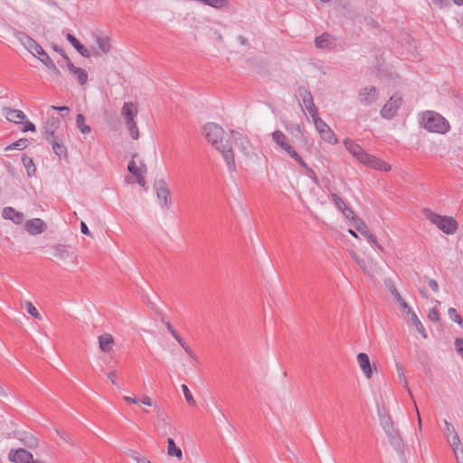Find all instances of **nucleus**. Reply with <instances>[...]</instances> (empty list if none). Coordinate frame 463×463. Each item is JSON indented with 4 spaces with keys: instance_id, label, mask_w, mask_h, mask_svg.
Masks as SVG:
<instances>
[{
    "instance_id": "6",
    "label": "nucleus",
    "mask_w": 463,
    "mask_h": 463,
    "mask_svg": "<svg viewBox=\"0 0 463 463\" xmlns=\"http://www.w3.org/2000/svg\"><path fill=\"white\" fill-rule=\"evenodd\" d=\"M155 189L158 203L162 208L169 209L172 205L170 199V190L166 186L164 179H158L155 182Z\"/></svg>"
},
{
    "instance_id": "56",
    "label": "nucleus",
    "mask_w": 463,
    "mask_h": 463,
    "mask_svg": "<svg viewBox=\"0 0 463 463\" xmlns=\"http://www.w3.org/2000/svg\"><path fill=\"white\" fill-rule=\"evenodd\" d=\"M428 282H429V285H430V288L434 292H438L439 291V285H438V282L435 279H430Z\"/></svg>"
},
{
    "instance_id": "19",
    "label": "nucleus",
    "mask_w": 463,
    "mask_h": 463,
    "mask_svg": "<svg viewBox=\"0 0 463 463\" xmlns=\"http://www.w3.org/2000/svg\"><path fill=\"white\" fill-rule=\"evenodd\" d=\"M444 433L446 435L447 441L449 443L452 449H457L460 445V439L452 424L447 420H444Z\"/></svg>"
},
{
    "instance_id": "17",
    "label": "nucleus",
    "mask_w": 463,
    "mask_h": 463,
    "mask_svg": "<svg viewBox=\"0 0 463 463\" xmlns=\"http://www.w3.org/2000/svg\"><path fill=\"white\" fill-rule=\"evenodd\" d=\"M61 122L59 118L52 117L47 119V121L43 125V137L47 140H52L54 138L59 137L56 135L58 128H60Z\"/></svg>"
},
{
    "instance_id": "5",
    "label": "nucleus",
    "mask_w": 463,
    "mask_h": 463,
    "mask_svg": "<svg viewBox=\"0 0 463 463\" xmlns=\"http://www.w3.org/2000/svg\"><path fill=\"white\" fill-rule=\"evenodd\" d=\"M50 250H52V257L61 260L71 259L73 263H77L78 256L72 250L71 247L68 244L57 243L51 245Z\"/></svg>"
},
{
    "instance_id": "63",
    "label": "nucleus",
    "mask_w": 463,
    "mask_h": 463,
    "mask_svg": "<svg viewBox=\"0 0 463 463\" xmlns=\"http://www.w3.org/2000/svg\"><path fill=\"white\" fill-rule=\"evenodd\" d=\"M292 128L297 131L301 137L304 136V132H303V129L302 128L300 127V125L298 124H296L294 126H292Z\"/></svg>"
},
{
    "instance_id": "31",
    "label": "nucleus",
    "mask_w": 463,
    "mask_h": 463,
    "mask_svg": "<svg viewBox=\"0 0 463 463\" xmlns=\"http://www.w3.org/2000/svg\"><path fill=\"white\" fill-rule=\"evenodd\" d=\"M344 145L347 151L352 154V156L355 157L357 161H359V159L362 158V155L365 153L360 145L356 144L351 139H345L344 141Z\"/></svg>"
},
{
    "instance_id": "54",
    "label": "nucleus",
    "mask_w": 463,
    "mask_h": 463,
    "mask_svg": "<svg viewBox=\"0 0 463 463\" xmlns=\"http://www.w3.org/2000/svg\"><path fill=\"white\" fill-rule=\"evenodd\" d=\"M35 130V126L33 123L30 122V121H26L24 123V127L23 128V131L24 132H26V131H34Z\"/></svg>"
},
{
    "instance_id": "15",
    "label": "nucleus",
    "mask_w": 463,
    "mask_h": 463,
    "mask_svg": "<svg viewBox=\"0 0 463 463\" xmlns=\"http://www.w3.org/2000/svg\"><path fill=\"white\" fill-rule=\"evenodd\" d=\"M353 226L370 243L374 244L377 247V249H379L381 251H383V248L382 247V245L378 243L376 238L371 233L368 226L364 221H362L360 218L355 219V222L353 223Z\"/></svg>"
},
{
    "instance_id": "62",
    "label": "nucleus",
    "mask_w": 463,
    "mask_h": 463,
    "mask_svg": "<svg viewBox=\"0 0 463 463\" xmlns=\"http://www.w3.org/2000/svg\"><path fill=\"white\" fill-rule=\"evenodd\" d=\"M237 40H238V42H239L241 45H245V46H246V45H248V44H249L248 40H247L244 36H242V35H239V36L237 37Z\"/></svg>"
},
{
    "instance_id": "44",
    "label": "nucleus",
    "mask_w": 463,
    "mask_h": 463,
    "mask_svg": "<svg viewBox=\"0 0 463 463\" xmlns=\"http://www.w3.org/2000/svg\"><path fill=\"white\" fill-rule=\"evenodd\" d=\"M24 307L29 315H31L33 317L36 319H42V316L37 310V308L33 305L32 302L26 301L24 303Z\"/></svg>"
},
{
    "instance_id": "55",
    "label": "nucleus",
    "mask_w": 463,
    "mask_h": 463,
    "mask_svg": "<svg viewBox=\"0 0 463 463\" xmlns=\"http://www.w3.org/2000/svg\"><path fill=\"white\" fill-rule=\"evenodd\" d=\"M116 375H117V372L115 370L109 372L108 373V379L111 382L112 384L114 385H118L117 383V381H116Z\"/></svg>"
},
{
    "instance_id": "27",
    "label": "nucleus",
    "mask_w": 463,
    "mask_h": 463,
    "mask_svg": "<svg viewBox=\"0 0 463 463\" xmlns=\"http://www.w3.org/2000/svg\"><path fill=\"white\" fill-rule=\"evenodd\" d=\"M3 217L6 220L12 221L15 224H21L24 220V215L22 212L16 211L11 206L5 207L3 210Z\"/></svg>"
},
{
    "instance_id": "7",
    "label": "nucleus",
    "mask_w": 463,
    "mask_h": 463,
    "mask_svg": "<svg viewBox=\"0 0 463 463\" xmlns=\"http://www.w3.org/2000/svg\"><path fill=\"white\" fill-rule=\"evenodd\" d=\"M402 104V98L398 94L392 95L381 109V116L383 118L392 119L396 116Z\"/></svg>"
},
{
    "instance_id": "11",
    "label": "nucleus",
    "mask_w": 463,
    "mask_h": 463,
    "mask_svg": "<svg viewBox=\"0 0 463 463\" xmlns=\"http://www.w3.org/2000/svg\"><path fill=\"white\" fill-rule=\"evenodd\" d=\"M359 162L371 168L384 172H388L392 168L388 163L375 157L373 155L367 154L366 152L362 155V158L359 159Z\"/></svg>"
},
{
    "instance_id": "18",
    "label": "nucleus",
    "mask_w": 463,
    "mask_h": 463,
    "mask_svg": "<svg viewBox=\"0 0 463 463\" xmlns=\"http://www.w3.org/2000/svg\"><path fill=\"white\" fill-rule=\"evenodd\" d=\"M24 229L30 235H38L45 232L47 225L42 219L34 218L25 222Z\"/></svg>"
},
{
    "instance_id": "61",
    "label": "nucleus",
    "mask_w": 463,
    "mask_h": 463,
    "mask_svg": "<svg viewBox=\"0 0 463 463\" xmlns=\"http://www.w3.org/2000/svg\"><path fill=\"white\" fill-rule=\"evenodd\" d=\"M140 402L146 406L152 405V400L148 396H144Z\"/></svg>"
},
{
    "instance_id": "20",
    "label": "nucleus",
    "mask_w": 463,
    "mask_h": 463,
    "mask_svg": "<svg viewBox=\"0 0 463 463\" xmlns=\"http://www.w3.org/2000/svg\"><path fill=\"white\" fill-rule=\"evenodd\" d=\"M96 46L93 47V53L96 56H101L108 53L110 51L111 44L110 40L107 36H96L95 37Z\"/></svg>"
},
{
    "instance_id": "52",
    "label": "nucleus",
    "mask_w": 463,
    "mask_h": 463,
    "mask_svg": "<svg viewBox=\"0 0 463 463\" xmlns=\"http://www.w3.org/2000/svg\"><path fill=\"white\" fill-rule=\"evenodd\" d=\"M430 320L433 322H438L439 320V315L436 308H432L428 315Z\"/></svg>"
},
{
    "instance_id": "32",
    "label": "nucleus",
    "mask_w": 463,
    "mask_h": 463,
    "mask_svg": "<svg viewBox=\"0 0 463 463\" xmlns=\"http://www.w3.org/2000/svg\"><path fill=\"white\" fill-rule=\"evenodd\" d=\"M335 37L330 33H324L320 36L316 37L315 43L317 48L329 49L332 48Z\"/></svg>"
},
{
    "instance_id": "28",
    "label": "nucleus",
    "mask_w": 463,
    "mask_h": 463,
    "mask_svg": "<svg viewBox=\"0 0 463 463\" xmlns=\"http://www.w3.org/2000/svg\"><path fill=\"white\" fill-rule=\"evenodd\" d=\"M377 415L379 418L380 425L383 428V430H385L395 425L390 413L388 412L384 406H377Z\"/></svg>"
},
{
    "instance_id": "45",
    "label": "nucleus",
    "mask_w": 463,
    "mask_h": 463,
    "mask_svg": "<svg viewBox=\"0 0 463 463\" xmlns=\"http://www.w3.org/2000/svg\"><path fill=\"white\" fill-rule=\"evenodd\" d=\"M181 388H182V391L184 392V398H185V401L187 402V403L192 406L195 405V403H196L195 400H194L192 392H190L188 386L186 384H182Z\"/></svg>"
},
{
    "instance_id": "21",
    "label": "nucleus",
    "mask_w": 463,
    "mask_h": 463,
    "mask_svg": "<svg viewBox=\"0 0 463 463\" xmlns=\"http://www.w3.org/2000/svg\"><path fill=\"white\" fill-rule=\"evenodd\" d=\"M386 285H387L391 294L394 298L395 301L400 306L402 311L405 314H410V312H411V308L407 304V302L402 298V297L399 293L398 289L394 286L393 282L389 279L388 281H386Z\"/></svg>"
},
{
    "instance_id": "39",
    "label": "nucleus",
    "mask_w": 463,
    "mask_h": 463,
    "mask_svg": "<svg viewBox=\"0 0 463 463\" xmlns=\"http://www.w3.org/2000/svg\"><path fill=\"white\" fill-rule=\"evenodd\" d=\"M76 125L82 134H89L91 130L90 126L85 125V117L82 114L77 115Z\"/></svg>"
},
{
    "instance_id": "37",
    "label": "nucleus",
    "mask_w": 463,
    "mask_h": 463,
    "mask_svg": "<svg viewBox=\"0 0 463 463\" xmlns=\"http://www.w3.org/2000/svg\"><path fill=\"white\" fill-rule=\"evenodd\" d=\"M411 317V323L415 326L416 330L423 336V338H427V334L425 332L424 326L421 324L420 320L418 318L417 315L411 310L410 314H407Z\"/></svg>"
},
{
    "instance_id": "41",
    "label": "nucleus",
    "mask_w": 463,
    "mask_h": 463,
    "mask_svg": "<svg viewBox=\"0 0 463 463\" xmlns=\"http://www.w3.org/2000/svg\"><path fill=\"white\" fill-rule=\"evenodd\" d=\"M125 125L128 129V133H129V136L131 137V138L135 139V140L138 139L139 138V130H138L137 124L136 120L127 122V123H125Z\"/></svg>"
},
{
    "instance_id": "64",
    "label": "nucleus",
    "mask_w": 463,
    "mask_h": 463,
    "mask_svg": "<svg viewBox=\"0 0 463 463\" xmlns=\"http://www.w3.org/2000/svg\"><path fill=\"white\" fill-rule=\"evenodd\" d=\"M137 463H152L148 458H146V457H143L141 458H137Z\"/></svg>"
},
{
    "instance_id": "29",
    "label": "nucleus",
    "mask_w": 463,
    "mask_h": 463,
    "mask_svg": "<svg viewBox=\"0 0 463 463\" xmlns=\"http://www.w3.org/2000/svg\"><path fill=\"white\" fill-rule=\"evenodd\" d=\"M357 363H358L360 368L362 369L364 376L367 379H370L372 377L373 372H372L369 356L364 353H360L357 355Z\"/></svg>"
},
{
    "instance_id": "3",
    "label": "nucleus",
    "mask_w": 463,
    "mask_h": 463,
    "mask_svg": "<svg viewBox=\"0 0 463 463\" xmlns=\"http://www.w3.org/2000/svg\"><path fill=\"white\" fill-rule=\"evenodd\" d=\"M425 217L447 234H453L457 231L458 224L452 217L441 216L430 210H425Z\"/></svg>"
},
{
    "instance_id": "4",
    "label": "nucleus",
    "mask_w": 463,
    "mask_h": 463,
    "mask_svg": "<svg viewBox=\"0 0 463 463\" xmlns=\"http://www.w3.org/2000/svg\"><path fill=\"white\" fill-rule=\"evenodd\" d=\"M271 137L277 147L287 153L294 160L300 156L289 144L288 137L281 130H275L271 134Z\"/></svg>"
},
{
    "instance_id": "49",
    "label": "nucleus",
    "mask_w": 463,
    "mask_h": 463,
    "mask_svg": "<svg viewBox=\"0 0 463 463\" xmlns=\"http://www.w3.org/2000/svg\"><path fill=\"white\" fill-rule=\"evenodd\" d=\"M128 170L130 174H132L134 176L139 175L141 173V169H139L135 161L132 159L128 165Z\"/></svg>"
},
{
    "instance_id": "23",
    "label": "nucleus",
    "mask_w": 463,
    "mask_h": 463,
    "mask_svg": "<svg viewBox=\"0 0 463 463\" xmlns=\"http://www.w3.org/2000/svg\"><path fill=\"white\" fill-rule=\"evenodd\" d=\"M165 326L169 333L174 336V338L178 342V344L183 347L185 353L193 359L196 360V355L194 351L187 345L184 340L180 336L176 330L173 327V326L169 322H165Z\"/></svg>"
},
{
    "instance_id": "1",
    "label": "nucleus",
    "mask_w": 463,
    "mask_h": 463,
    "mask_svg": "<svg viewBox=\"0 0 463 463\" xmlns=\"http://www.w3.org/2000/svg\"><path fill=\"white\" fill-rule=\"evenodd\" d=\"M203 133L211 143L222 156L230 171H235L236 165L232 144L224 138V130L215 123H208L203 128Z\"/></svg>"
},
{
    "instance_id": "58",
    "label": "nucleus",
    "mask_w": 463,
    "mask_h": 463,
    "mask_svg": "<svg viewBox=\"0 0 463 463\" xmlns=\"http://www.w3.org/2000/svg\"><path fill=\"white\" fill-rule=\"evenodd\" d=\"M136 177V181L137 183L140 185V186H145L146 185V181H145V178L144 176L141 175V173L135 176Z\"/></svg>"
},
{
    "instance_id": "59",
    "label": "nucleus",
    "mask_w": 463,
    "mask_h": 463,
    "mask_svg": "<svg viewBox=\"0 0 463 463\" xmlns=\"http://www.w3.org/2000/svg\"><path fill=\"white\" fill-rule=\"evenodd\" d=\"M80 231L85 235H90V230H89L87 224L83 222H81V223H80Z\"/></svg>"
},
{
    "instance_id": "2",
    "label": "nucleus",
    "mask_w": 463,
    "mask_h": 463,
    "mask_svg": "<svg viewBox=\"0 0 463 463\" xmlns=\"http://www.w3.org/2000/svg\"><path fill=\"white\" fill-rule=\"evenodd\" d=\"M420 125L429 132L439 134H445L450 129L449 123L445 118L437 112L430 110L422 114Z\"/></svg>"
},
{
    "instance_id": "34",
    "label": "nucleus",
    "mask_w": 463,
    "mask_h": 463,
    "mask_svg": "<svg viewBox=\"0 0 463 463\" xmlns=\"http://www.w3.org/2000/svg\"><path fill=\"white\" fill-rule=\"evenodd\" d=\"M52 147L53 152L60 157H67V148L61 141L60 137L48 141Z\"/></svg>"
},
{
    "instance_id": "40",
    "label": "nucleus",
    "mask_w": 463,
    "mask_h": 463,
    "mask_svg": "<svg viewBox=\"0 0 463 463\" xmlns=\"http://www.w3.org/2000/svg\"><path fill=\"white\" fill-rule=\"evenodd\" d=\"M22 162H23L24 166L26 168V171H27V174L29 176H31L33 174H34L35 166H34L33 159L30 156H28L26 155H23Z\"/></svg>"
},
{
    "instance_id": "9",
    "label": "nucleus",
    "mask_w": 463,
    "mask_h": 463,
    "mask_svg": "<svg viewBox=\"0 0 463 463\" xmlns=\"http://www.w3.org/2000/svg\"><path fill=\"white\" fill-rule=\"evenodd\" d=\"M383 431L386 434L389 444L392 447V449H395L396 451H402L404 442L396 424L383 430Z\"/></svg>"
},
{
    "instance_id": "36",
    "label": "nucleus",
    "mask_w": 463,
    "mask_h": 463,
    "mask_svg": "<svg viewBox=\"0 0 463 463\" xmlns=\"http://www.w3.org/2000/svg\"><path fill=\"white\" fill-rule=\"evenodd\" d=\"M295 161L298 163L299 165L306 170L307 176L310 178L315 184H318L319 181L316 172L307 165L303 158L299 156Z\"/></svg>"
},
{
    "instance_id": "16",
    "label": "nucleus",
    "mask_w": 463,
    "mask_h": 463,
    "mask_svg": "<svg viewBox=\"0 0 463 463\" xmlns=\"http://www.w3.org/2000/svg\"><path fill=\"white\" fill-rule=\"evenodd\" d=\"M378 99V91L374 86L362 89L358 93V100L364 106H370Z\"/></svg>"
},
{
    "instance_id": "33",
    "label": "nucleus",
    "mask_w": 463,
    "mask_h": 463,
    "mask_svg": "<svg viewBox=\"0 0 463 463\" xmlns=\"http://www.w3.org/2000/svg\"><path fill=\"white\" fill-rule=\"evenodd\" d=\"M66 38L83 57L89 58L90 56V52L74 35L68 33Z\"/></svg>"
},
{
    "instance_id": "47",
    "label": "nucleus",
    "mask_w": 463,
    "mask_h": 463,
    "mask_svg": "<svg viewBox=\"0 0 463 463\" xmlns=\"http://www.w3.org/2000/svg\"><path fill=\"white\" fill-rule=\"evenodd\" d=\"M448 315L452 321L456 322L458 325L462 324V318L454 307L449 308Z\"/></svg>"
},
{
    "instance_id": "48",
    "label": "nucleus",
    "mask_w": 463,
    "mask_h": 463,
    "mask_svg": "<svg viewBox=\"0 0 463 463\" xmlns=\"http://www.w3.org/2000/svg\"><path fill=\"white\" fill-rule=\"evenodd\" d=\"M345 218L349 219L352 222V224L355 222V219H359L358 216L354 213V212L346 206L342 212H341Z\"/></svg>"
},
{
    "instance_id": "60",
    "label": "nucleus",
    "mask_w": 463,
    "mask_h": 463,
    "mask_svg": "<svg viewBox=\"0 0 463 463\" xmlns=\"http://www.w3.org/2000/svg\"><path fill=\"white\" fill-rule=\"evenodd\" d=\"M124 400L128 402V403H132V404H137L139 402V401L136 398H133V397H129V396H124Z\"/></svg>"
},
{
    "instance_id": "13",
    "label": "nucleus",
    "mask_w": 463,
    "mask_h": 463,
    "mask_svg": "<svg viewBox=\"0 0 463 463\" xmlns=\"http://www.w3.org/2000/svg\"><path fill=\"white\" fill-rule=\"evenodd\" d=\"M231 134L234 138V142L239 149L246 156H250L253 154V146L249 138L242 134L232 130Z\"/></svg>"
},
{
    "instance_id": "53",
    "label": "nucleus",
    "mask_w": 463,
    "mask_h": 463,
    "mask_svg": "<svg viewBox=\"0 0 463 463\" xmlns=\"http://www.w3.org/2000/svg\"><path fill=\"white\" fill-rule=\"evenodd\" d=\"M46 67L49 70H51L52 71H53L56 75H60L61 74L60 70L57 68V66L55 65L53 61H49V63H47Z\"/></svg>"
},
{
    "instance_id": "30",
    "label": "nucleus",
    "mask_w": 463,
    "mask_h": 463,
    "mask_svg": "<svg viewBox=\"0 0 463 463\" xmlns=\"http://www.w3.org/2000/svg\"><path fill=\"white\" fill-rule=\"evenodd\" d=\"M98 340L99 347L103 353H109L115 345L113 336L109 333L99 335Z\"/></svg>"
},
{
    "instance_id": "42",
    "label": "nucleus",
    "mask_w": 463,
    "mask_h": 463,
    "mask_svg": "<svg viewBox=\"0 0 463 463\" xmlns=\"http://www.w3.org/2000/svg\"><path fill=\"white\" fill-rule=\"evenodd\" d=\"M358 266L364 271V274L372 277L373 273L376 272V269L373 267L370 263H368L365 260L362 259L361 261H358Z\"/></svg>"
},
{
    "instance_id": "10",
    "label": "nucleus",
    "mask_w": 463,
    "mask_h": 463,
    "mask_svg": "<svg viewBox=\"0 0 463 463\" xmlns=\"http://www.w3.org/2000/svg\"><path fill=\"white\" fill-rule=\"evenodd\" d=\"M359 162L371 168L384 172H388L392 168L388 163L375 157L373 155L367 154L366 152L362 155V158L359 159Z\"/></svg>"
},
{
    "instance_id": "12",
    "label": "nucleus",
    "mask_w": 463,
    "mask_h": 463,
    "mask_svg": "<svg viewBox=\"0 0 463 463\" xmlns=\"http://www.w3.org/2000/svg\"><path fill=\"white\" fill-rule=\"evenodd\" d=\"M298 92L312 118H318L317 109L314 103L311 92L305 87H299Z\"/></svg>"
},
{
    "instance_id": "46",
    "label": "nucleus",
    "mask_w": 463,
    "mask_h": 463,
    "mask_svg": "<svg viewBox=\"0 0 463 463\" xmlns=\"http://www.w3.org/2000/svg\"><path fill=\"white\" fill-rule=\"evenodd\" d=\"M331 200L341 212L347 206L345 201L336 194H331Z\"/></svg>"
},
{
    "instance_id": "25",
    "label": "nucleus",
    "mask_w": 463,
    "mask_h": 463,
    "mask_svg": "<svg viewBox=\"0 0 463 463\" xmlns=\"http://www.w3.org/2000/svg\"><path fill=\"white\" fill-rule=\"evenodd\" d=\"M15 37L32 54L34 53L35 49L40 45L24 32H17Z\"/></svg>"
},
{
    "instance_id": "8",
    "label": "nucleus",
    "mask_w": 463,
    "mask_h": 463,
    "mask_svg": "<svg viewBox=\"0 0 463 463\" xmlns=\"http://www.w3.org/2000/svg\"><path fill=\"white\" fill-rule=\"evenodd\" d=\"M316 129L319 133L322 139L329 144H336L338 142L335 134L330 127L319 117L313 119Z\"/></svg>"
},
{
    "instance_id": "51",
    "label": "nucleus",
    "mask_w": 463,
    "mask_h": 463,
    "mask_svg": "<svg viewBox=\"0 0 463 463\" xmlns=\"http://www.w3.org/2000/svg\"><path fill=\"white\" fill-rule=\"evenodd\" d=\"M458 463H463V448L460 445L455 449H452Z\"/></svg>"
},
{
    "instance_id": "22",
    "label": "nucleus",
    "mask_w": 463,
    "mask_h": 463,
    "mask_svg": "<svg viewBox=\"0 0 463 463\" xmlns=\"http://www.w3.org/2000/svg\"><path fill=\"white\" fill-rule=\"evenodd\" d=\"M9 458L14 463H34L33 455L24 449H20L9 454Z\"/></svg>"
},
{
    "instance_id": "14",
    "label": "nucleus",
    "mask_w": 463,
    "mask_h": 463,
    "mask_svg": "<svg viewBox=\"0 0 463 463\" xmlns=\"http://www.w3.org/2000/svg\"><path fill=\"white\" fill-rule=\"evenodd\" d=\"M63 59L66 61V67L71 74L76 77L78 83L84 86L88 81V73L85 70L76 67L70 60L67 54H63Z\"/></svg>"
},
{
    "instance_id": "57",
    "label": "nucleus",
    "mask_w": 463,
    "mask_h": 463,
    "mask_svg": "<svg viewBox=\"0 0 463 463\" xmlns=\"http://www.w3.org/2000/svg\"><path fill=\"white\" fill-rule=\"evenodd\" d=\"M128 455L136 462H137V458H142V456L138 452L134 451V450H129Z\"/></svg>"
},
{
    "instance_id": "26",
    "label": "nucleus",
    "mask_w": 463,
    "mask_h": 463,
    "mask_svg": "<svg viewBox=\"0 0 463 463\" xmlns=\"http://www.w3.org/2000/svg\"><path fill=\"white\" fill-rule=\"evenodd\" d=\"M138 109L133 102H125L122 107L121 114L125 123L135 120Z\"/></svg>"
},
{
    "instance_id": "38",
    "label": "nucleus",
    "mask_w": 463,
    "mask_h": 463,
    "mask_svg": "<svg viewBox=\"0 0 463 463\" xmlns=\"http://www.w3.org/2000/svg\"><path fill=\"white\" fill-rule=\"evenodd\" d=\"M33 55L37 57L39 61L43 62L45 66L47 65V63H49V61H52L41 45H39L38 48L35 49L34 53H33Z\"/></svg>"
},
{
    "instance_id": "24",
    "label": "nucleus",
    "mask_w": 463,
    "mask_h": 463,
    "mask_svg": "<svg viewBox=\"0 0 463 463\" xmlns=\"http://www.w3.org/2000/svg\"><path fill=\"white\" fill-rule=\"evenodd\" d=\"M3 114L8 121L14 123H22L26 118L22 110L7 107L3 108Z\"/></svg>"
},
{
    "instance_id": "43",
    "label": "nucleus",
    "mask_w": 463,
    "mask_h": 463,
    "mask_svg": "<svg viewBox=\"0 0 463 463\" xmlns=\"http://www.w3.org/2000/svg\"><path fill=\"white\" fill-rule=\"evenodd\" d=\"M27 145H28V140L26 138H21V139L14 142L13 144L9 145L8 146H6L5 150H12V149L23 150L27 146Z\"/></svg>"
},
{
    "instance_id": "50",
    "label": "nucleus",
    "mask_w": 463,
    "mask_h": 463,
    "mask_svg": "<svg viewBox=\"0 0 463 463\" xmlns=\"http://www.w3.org/2000/svg\"><path fill=\"white\" fill-rule=\"evenodd\" d=\"M455 348H456L457 353L463 359V338H456V340H455Z\"/></svg>"
},
{
    "instance_id": "35",
    "label": "nucleus",
    "mask_w": 463,
    "mask_h": 463,
    "mask_svg": "<svg viewBox=\"0 0 463 463\" xmlns=\"http://www.w3.org/2000/svg\"><path fill=\"white\" fill-rule=\"evenodd\" d=\"M167 454L170 457H176L179 460L183 458V452L172 438L167 439Z\"/></svg>"
}]
</instances>
